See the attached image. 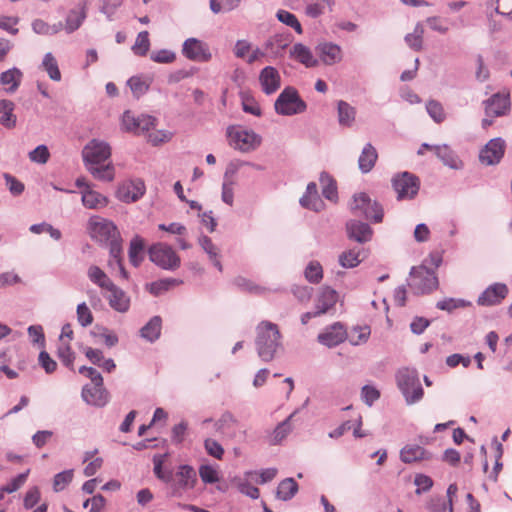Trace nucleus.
Segmentation results:
<instances>
[{
    "label": "nucleus",
    "mask_w": 512,
    "mask_h": 512,
    "mask_svg": "<svg viewBox=\"0 0 512 512\" xmlns=\"http://www.w3.org/2000/svg\"><path fill=\"white\" fill-rule=\"evenodd\" d=\"M241 0H210V9L214 14L232 11L237 8Z\"/></svg>",
    "instance_id": "obj_50"
},
{
    "label": "nucleus",
    "mask_w": 512,
    "mask_h": 512,
    "mask_svg": "<svg viewBox=\"0 0 512 512\" xmlns=\"http://www.w3.org/2000/svg\"><path fill=\"white\" fill-rule=\"evenodd\" d=\"M431 458V454L427 452L423 447L416 444L405 445L400 450V459L406 464H411L420 460H428Z\"/></svg>",
    "instance_id": "obj_26"
},
{
    "label": "nucleus",
    "mask_w": 512,
    "mask_h": 512,
    "mask_svg": "<svg viewBox=\"0 0 512 512\" xmlns=\"http://www.w3.org/2000/svg\"><path fill=\"white\" fill-rule=\"evenodd\" d=\"M366 258L365 251L363 249H349L342 252L339 255V264L343 268H354L357 267Z\"/></svg>",
    "instance_id": "obj_32"
},
{
    "label": "nucleus",
    "mask_w": 512,
    "mask_h": 512,
    "mask_svg": "<svg viewBox=\"0 0 512 512\" xmlns=\"http://www.w3.org/2000/svg\"><path fill=\"white\" fill-rule=\"evenodd\" d=\"M180 284H182V280H179V279H175V278L160 279L158 281L151 283L150 292L153 295L158 296V295L162 294L163 292L168 291L171 287L178 286Z\"/></svg>",
    "instance_id": "obj_46"
},
{
    "label": "nucleus",
    "mask_w": 512,
    "mask_h": 512,
    "mask_svg": "<svg viewBox=\"0 0 512 512\" xmlns=\"http://www.w3.org/2000/svg\"><path fill=\"white\" fill-rule=\"evenodd\" d=\"M86 168L95 179L101 181H112L114 179V167L111 163L107 165H89Z\"/></svg>",
    "instance_id": "obj_41"
},
{
    "label": "nucleus",
    "mask_w": 512,
    "mask_h": 512,
    "mask_svg": "<svg viewBox=\"0 0 512 512\" xmlns=\"http://www.w3.org/2000/svg\"><path fill=\"white\" fill-rule=\"evenodd\" d=\"M150 48L149 33L142 31L138 34L132 50L136 55L145 56Z\"/></svg>",
    "instance_id": "obj_51"
},
{
    "label": "nucleus",
    "mask_w": 512,
    "mask_h": 512,
    "mask_svg": "<svg viewBox=\"0 0 512 512\" xmlns=\"http://www.w3.org/2000/svg\"><path fill=\"white\" fill-rule=\"evenodd\" d=\"M378 154L372 144L367 143L358 159L359 169L362 173H368L372 170L377 160Z\"/></svg>",
    "instance_id": "obj_33"
},
{
    "label": "nucleus",
    "mask_w": 512,
    "mask_h": 512,
    "mask_svg": "<svg viewBox=\"0 0 512 512\" xmlns=\"http://www.w3.org/2000/svg\"><path fill=\"white\" fill-rule=\"evenodd\" d=\"M14 103L10 100H0V124L6 128L16 125V116L13 114Z\"/></svg>",
    "instance_id": "obj_39"
},
{
    "label": "nucleus",
    "mask_w": 512,
    "mask_h": 512,
    "mask_svg": "<svg viewBox=\"0 0 512 512\" xmlns=\"http://www.w3.org/2000/svg\"><path fill=\"white\" fill-rule=\"evenodd\" d=\"M42 67L47 72L49 78L53 81L61 80V72L58 67L57 60L52 55V53L48 52L44 55L42 61Z\"/></svg>",
    "instance_id": "obj_44"
},
{
    "label": "nucleus",
    "mask_w": 512,
    "mask_h": 512,
    "mask_svg": "<svg viewBox=\"0 0 512 512\" xmlns=\"http://www.w3.org/2000/svg\"><path fill=\"white\" fill-rule=\"evenodd\" d=\"M509 289L504 283H493L489 285L477 299L479 306H494L500 304L508 295Z\"/></svg>",
    "instance_id": "obj_16"
},
{
    "label": "nucleus",
    "mask_w": 512,
    "mask_h": 512,
    "mask_svg": "<svg viewBox=\"0 0 512 512\" xmlns=\"http://www.w3.org/2000/svg\"><path fill=\"white\" fill-rule=\"evenodd\" d=\"M281 339L282 336L276 324L262 321L257 325L255 347L262 361H272L278 351L283 349Z\"/></svg>",
    "instance_id": "obj_1"
},
{
    "label": "nucleus",
    "mask_w": 512,
    "mask_h": 512,
    "mask_svg": "<svg viewBox=\"0 0 512 512\" xmlns=\"http://www.w3.org/2000/svg\"><path fill=\"white\" fill-rule=\"evenodd\" d=\"M410 276L411 282L409 286L415 290L417 294L430 293L438 287V278L435 271L427 268L425 265L412 267Z\"/></svg>",
    "instance_id": "obj_8"
},
{
    "label": "nucleus",
    "mask_w": 512,
    "mask_h": 512,
    "mask_svg": "<svg viewBox=\"0 0 512 512\" xmlns=\"http://www.w3.org/2000/svg\"><path fill=\"white\" fill-rule=\"evenodd\" d=\"M89 280L106 291L114 284L107 274L98 266L91 265L87 270Z\"/></svg>",
    "instance_id": "obj_38"
},
{
    "label": "nucleus",
    "mask_w": 512,
    "mask_h": 512,
    "mask_svg": "<svg viewBox=\"0 0 512 512\" xmlns=\"http://www.w3.org/2000/svg\"><path fill=\"white\" fill-rule=\"evenodd\" d=\"M485 115L487 117H501L510 111L511 103L509 94L495 93L484 102Z\"/></svg>",
    "instance_id": "obj_15"
},
{
    "label": "nucleus",
    "mask_w": 512,
    "mask_h": 512,
    "mask_svg": "<svg viewBox=\"0 0 512 512\" xmlns=\"http://www.w3.org/2000/svg\"><path fill=\"white\" fill-rule=\"evenodd\" d=\"M319 63L331 66L337 64L343 59L342 48L333 42H322L315 47Z\"/></svg>",
    "instance_id": "obj_18"
},
{
    "label": "nucleus",
    "mask_w": 512,
    "mask_h": 512,
    "mask_svg": "<svg viewBox=\"0 0 512 512\" xmlns=\"http://www.w3.org/2000/svg\"><path fill=\"white\" fill-rule=\"evenodd\" d=\"M145 193V184L141 179H134L123 183L117 190V197L125 203L139 200Z\"/></svg>",
    "instance_id": "obj_19"
},
{
    "label": "nucleus",
    "mask_w": 512,
    "mask_h": 512,
    "mask_svg": "<svg viewBox=\"0 0 512 512\" xmlns=\"http://www.w3.org/2000/svg\"><path fill=\"white\" fill-rule=\"evenodd\" d=\"M290 57L305 65L307 68L317 67L319 60L315 58L312 51L302 43H296L290 49Z\"/></svg>",
    "instance_id": "obj_24"
},
{
    "label": "nucleus",
    "mask_w": 512,
    "mask_h": 512,
    "mask_svg": "<svg viewBox=\"0 0 512 512\" xmlns=\"http://www.w3.org/2000/svg\"><path fill=\"white\" fill-rule=\"evenodd\" d=\"M77 320L82 327H87L93 323V315L89 307L85 302L78 304L77 306Z\"/></svg>",
    "instance_id": "obj_58"
},
{
    "label": "nucleus",
    "mask_w": 512,
    "mask_h": 512,
    "mask_svg": "<svg viewBox=\"0 0 512 512\" xmlns=\"http://www.w3.org/2000/svg\"><path fill=\"white\" fill-rule=\"evenodd\" d=\"M350 210L355 216H362L375 223H380L383 220L382 206L378 202L372 201L366 193H358L353 196Z\"/></svg>",
    "instance_id": "obj_4"
},
{
    "label": "nucleus",
    "mask_w": 512,
    "mask_h": 512,
    "mask_svg": "<svg viewBox=\"0 0 512 512\" xmlns=\"http://www.w3.org/2000/svg\"><path fill=\"white\" fill-rule=\"evenodd\" d=\"M470 302L464 299L448 298L438 301L436 307L440 310L451 312L454 309L469 306Z\"/></svg>",
    "instance_id": "obj_57"
},
{
    "label": "nucleus",
    "mask_w": 512,
    "mask_h": 512,
    "mask_svg": "<svg viewBox=\"0 0 512 512\" xmlns=\"http://www.w3.org/2000/svg\"><path fill=\"white\" fill-rule=\"evenodd\" d=\"M274 108L279 115L291 116L303 113L307 105L295 88L286 87L276 99Z\"/></svg>",
    "instance_id": "obj_5"
},
{
    "label": "nucleus",
    "mask_w": 512,
    "mask_h": 512,
    "mask_svg": "<svg viewBox=\"0 0 512 512\" xmlns=\"http://www.w3.org/2000/svg\"><path fill=\"white\" fill-rule=\"evenodd\" d=\"M73 479V470H65L57 473L53 480V489L55 492L62 491Z\"/></svg>",
    "instance_id": "obj_55"
},
{
    "label": "nucleus",
    "mask_w": 512,
    "mask_h": 512,
    "mask_svg": "<svg viewBox=\"0 0 512 512\" xmlns=\"http://www.w3.org/2000/svg\"><path fill=\"white\" fill-rule=\"evenodd\" d=\"M361 397L365 404L372 406L380 398V392L373 386L365 385L362 387Z\"/></svg>",
    "instance_id": "obj_64"
},
{
    "label": "nucleus",
    "mask_w": 512,
    "mask_h": 512,
    "mask_svg": "<svg viewBox=\"0 0 512 512\" xmlns=\"http://www.w3.org/2000/svg\"><path fill=\"white\" fill-rule=\"evenodd\" d=\"M426 110L429 116L436 122L441 123L445 120L443 106L436 100H430L426 104Z\"/></svg>",
    "instance_id": "obj_53"
},
{
    "label": "nucleus",
    "mask_w": 512,
    "mask_h": 512,
    "mask_svg": "<svg viewBox=\"0 0 512 512\" xmlns=\"http://www.w3.org/2000/svg\"><path fill=\"white\" fill-rule=\"evenodd\" d=\"M57 354L58 358L60 359L64 366H66L70 370H74L73 362L75 359V353L74 351H72L69 344H61L58 347Z\"/></svg>",
    "instance_id": "obj_52"
},
{
    "label": "nucleus",
    "mask_w": 512,
    "mask_h": 512,
    "mask_svg": "<svg viewBox=\"0 0 512 512\" xmlns=\"http://www.w3.org/2000/svg\"><path fill=\"white\" fill-rule=\"evenodd\" d=\"M109 255V268L112 271H117L122 279L127 280L129 278V275L123 265L122 244H114L113 246H111L109 249Z\"/></svg>",
    "instance_id": "obj_28"
},
{
    "label": "nucleus",
    "mask_w": 512,
    "mask_h": 512,
    "mask_svg": "<svg viewBox=\"0 0 512 512\" xmlns=\"http://www.w3.org/2000/svg\"><path fill=\"white\" fill-rule=\"evenodd\" d=\"M298 490L299 486L294 478H285L278 484L276 498L282 501H289L296 495Z\"/></svg>",
    "instance_id": "obj_34"
},
{
    "label": "nucleus",
    "mask_w": 512,
    "mask_h": 512,
    "mask_svg": "<svg viewBox=\"0 0 512 512\" xmlns=\"http://www.w3.org/2000/svg\"><path fill=\"white\" fill-rule=\"evenodd\" d=\"M127 84L129 85L132 93L138 98L140 97L141 95H144L148 89H149V85L142 81L141 78L139 77H131Z\"/></svg>",
    "instance_id": "obj_63"
},
{
    "label": "nucleus",
    "mask_w": 512,
    "mask_h": 512,
    "mask_svg": "<svg viewBox=\"0 0 512 512\" xmlns=\"http://www.w3.org/2000/svg\"><path fill=\"white\" fill-rule=\"evenodd\" d=\"M143 249H144L143 239L140 236H135L130 242L129 253H128L129 260L133 266L137 267L142 262Z\"/></svg>",
    "instance_id": "obj_40"
},
{
    "label": "nucleus",
    "mask_w": 512,
    "mask_h": 512,
    "mask_svg": "<svg viewBox=\"0 0 512 512\" xmlns=\"http://www.w3.org/2000/svg\"><path fill=\"white\" fill-rule=\"evenodd\" d=\"M234 286H236L239 290L243 292H248L252 294H261L265 291L264 288L255 284L253 281L243 277L237 276L233 280Z\"/></svg>",
    "instance_id": "obj_48"
},
{
    "label": "nucleus",
    "mask_w": 512,
    "mask_h": 512,
    "mask_svg": "<svg viewBox=\"0 0 512 512\" xmlns=\"http://www.w3.org/2000/svg\"><path fill=\"white\" fill-rule=\"evenodd\" d=\"M230 145L241 152H249L260 146L262 138L252 130L230 126L227 129Z\"/></svg>",
    "instance_id": "obj_7"
},
{
    "label": "nucleus",
    "mask_w": 512,
    "mask_h": 512,
    "mask_svg": "<svg viewBox=\"0 0 512 512\" xmlns=\"http://www.w3.org/2000/svg\"><path fill=\"white\" fill-rule=\"evenodd\" d=\"M346 338V329L340 322H335L331 326H328L317 336L318 342L329 348L338 346L339 344L343 343Z\"/></svg>",
    "instance_id": "obj_17"
},
{
    "label": "nucleus",
    "mask_w": 512,
    "mask_h": 512,
    "mask_svg": "<svg viewBox=\"0 0 512 512\" xmlns=\"http://www.w3.org/2000/svg\"><path fill=\"white\" fill-rule=\"evenodd\" d=\"M319 181L322 185V195L328 200H335L337 198V187L334 179L327 172H322Z\"/></svg>",
    "instance_id": "obj_42"
},
{
    "label": "nucleus",
    "mask_w": 512,
    "mask_h": 512,
    "mask_svg": "<svg viewBox=\"0 0 512 512\" xmlns=\"http://www.w3.org/2000/svg\"><path fill=\"white\" fill-rule=\"evenodd\" d=\"M107 292L108 294L105 297L113 310L119 313H126L129 310L130 297L124 290L113 284Z\"/></svg>",
    "instance_id": "obj_21"
},
{
    "label": "nucleus",
    "mask_w": 512,
    "mask_h": 512,
    "mask_svg": "<svg viewBox=\"0 0 512 512\" xmlns=\"http://www.w3.org/2000/svg\"><path fill=\"white\" fill-rule=\"evenodd\" d=\"M41 499V492L37 486H33L29 488L24 496L23 506L25 509L30 510L36 504L39 503Z\"/></svg>",
    "instance_id": "obj_62"
},
{
    "label": "nucleus",
    "mask_w": 512,
    "mask_h": 512,
    "mask_svg": "<svg viewBox=\"0 0 512 512\" xmlns=\"http://www.w3.org/2000/svg\"><path fill=\"white\" fill-rule=\"evenodd\" d=\"M182 54L187 59L197 62H207L212 57L208 45L197 38H188L184 41Z\"/></svg>",
    "instance_id": "obj_12"
},
{
    "label": "nucleus",
    "mask_w": 512,
    "mask_h": 512,
    "mask_svg": "<svg viewBox=\"0 0 512 512\" xmlns=\"http://www.w3.org/2000/svg\"><path fill=\"white\" fill-rule=\"evenodd\" d=\"M148 254L149 259L164 270L174 271L180 267V257L171 246L165 243L153 244Z\"/></svg>",
    "instance_id": "obj_6"
},
{
    "label": "nucleus",
    "mask_w": 512,
    "mask_h": 512,
    "mask_svg": "<svg viewBox=\"0 0 512 512\" xmlns=\"http://www.w3.org/2000/svg\"><path fill=\"white\" fill-rule=\"evenodd\" d=\"M88 231L91 238L109 248L114 244H121L122 239L116 225L100 216H93L88 222Z\"/></svg>",
    "instance_id": "obj_3"
},
{
    "label": "nucleus",
    "mask_w": 512,
    "mask_h": 512,
    "mask_svg": "<svg viewBox=\"0 0 512 512\" xmlns=\"http://www.w3.org/2000/svg\"><path fill=\"white\" fill-rule=\"evenodd\" d=\"M434 151L439 160L447 167L459 170L463 167V162L457 156L455 151H453L448 145H436L434 147Z\"/></svg>",
    "instance_id": "obj_25"
},
{
    "label": "nucleus",
    "mask_w": 512,
    "mask_h": 512,
    "mask_svg": "<svg viewBox=\"0 0 512 512\" xmlns=\"http://www.w3.org/2000/svg\"><path fill=\"white\" fill-rule=\"evenodd\" d=\"M259 81L262 86V90L267 95H270L279 89L281 78L276 68L267 66L260 72Z\"/></svg>",
    "instance_id": "obj_22"
},
{
    "label": "nucleus",
    "mask_w": 512,
    "mask_h": 512,
    "mask_svg": "<svg viewBox=\"0 0 512 512\" xmlns=\"http://www.w3.org/2000/svg\"><path fill=\"white\" fill-rule=\"evenodd\" d=\"M29 158L32 162L38 164L47 163L50 158V153L47 146L44 144L37 146L34 150L29 152Z\"/></svg>",
    "instance_id": "obj_60"
},
{
    "label": "nucleus",
    "mask_w": 512,
    "mask_h": 512,
    "mask_svg": "<svg viewBox=\"0 0 512 512\" xmlns=\"http://www.w3.org/2000/svg\"><path fill=\"white\" fill-rule=\"evenodd\" d=\"M162 319L160 316H153L141 329L140 336L146 341L153 343L161 335Z\"/></svg>",
    "instance_id": "obj_30"
},
{
    "label": "nucleus",
    "mask_w": 512,
    "mask_h": 512,
    "mask_svg": "<svg viewBox=\"0 0 512 512\" xmlns=\"http://www.w3.org/2000/svg\"><path fill=\"white\" fill-rule=\"evenodd\" d=\"M346 232L350 240L360 244L369 242L373 236V230L369 224L351 219L346 223Z\"/></svg>",
    "instance_id": "obj_20"
},
{
    "label": "nucleus",
    "mask_w": 512,
    "mask_h": 512,
    "mask_svg": "<svg viewBox=\"0 0 512 512\" xmlns=\"http://www.w3.org/2000/svg\"><path fill=\"white\" fill-rule=\"evenodd\" d=\"M150 59L156 63L161 64H169L175 61L176 54L175 52L168 49H161L157 51H153L150 54Z\"/></svg>",
    "instance_id": "obj_59"
},
{
    "label": "nucleus",
    "mask_w": 512,
    "mask_h": 512,
    "mask_svg": "<svg viewBox=\"0 0 512 512\" xmlns=\"http://www.w3.org/2000/svg\"><path fill=\"white\" fill-rule=\"evenodd\" d=\"M505 141L502 138L491 139L479 153V160L485 165L498 164L504 156Z\"/></svg>",
    "instance_id": "obj_13"
},
{
    "label": "nucleus",
    "mask_w": 512,
    "mask_h": 512,
    "mask_svg": "<svg viewBox=\"0 0 512 512\" xmlns=\"http://www.w3.org/2000/svg\"><path fill=\"white\" fill-rule=\"evenodd\" d=\"M111 156L110 145L102 140L92 139L82 151L83 161L86 167L89 165H100Z\"/></svg>",
    "instance_id": "obj_10"
},
{
    "label": "nucleus",
    "mask_w": 512,
    "mask_h": 512,
    "mask_svg": "<svg viewBox=\"0 0 512 512\" xmlns=\"http://www.w3.org/2000/svg\"><path fill=\"white\" fill-rule=\"evenodd\" d=\"M82 203L88 209H100L107 205L108 199L87 187L82 191Z\"/></svg>",
    "instance_id": "obj_35"
},
{
    "label": "nucleus",
    "mask_w": 512,
    "mask_h": 512,
    "mask_svg": "<svg viewBox=\"0 0 512 512\" xmlns=\"http://www.w3.org/2000/svg\"><path fill=\"white\" fill-rule=\"evenodd\" d=\"M307 281L318 284L323 278V269L318 261H311L304 271Z\"/></svg>",
    "instance_id": "obj_49"
},
{
    "label": "nucleus",
    "mask_w": 512,
    "mask_h": 512,
    "mask_svg": "<svg viewBox=\"0 0 512 512\" xmlns=\"http://www.w3.org/2000/svg\"><path fill=\"white\" fill-rule=\"evenodd\" d=\"M156 119L149 115L135 116L131 111L127 110L122 116V126L125 131L134 134L144 133L155 126Z\"/></svg>",
    "instance_id": "obj_11"
},
{
    "label": "nucleus",
    "mask_w": 512,
    "mask_h": 512,
    "mask_svg": "<svg viewBox=\"0 0 512 512\" xmlns=\"http://www.w3.org/2000/svg\"><path fill=\"white\" fill-rule=\"evenodd\" d=\"M198 244L208 255L212 264L221 272L223 267L219 260L220 249L212 242L211 238L207 235H200L198 238Z\"/></svg>",
    "instance_id": "obj_31"
},
{
    "label": "nucleus",
    "mask_w": 512,
    "mask_h": 512,
    "mask_svg": "<svg viewBox=\"0 0 512 512\" xmlns=\"http://www.w3.org/2000/svg\"><path fill=\"white\" fill-rule=\"evenodd\" d=\"M337 301L338 294L334 289L330 287L322 288L316 300L315 310L321 316L333 309Z\"/></svg>",
    "instance_id": "obj_23"
},
{
    "label": "nucleus",
    "mask_w": 512,
    "mask_h": 512,
    "mask_svg": "<svg viewBox=\"0 0 512 512\" xmlns=\"http://www.w3.org/2000/svg\"><path fill=\"white\" fill-rule=\"evenodd\" d=\"M333 4L334 0H316V2L307 5L306 14L309 17L317 18L324 13L325 5L331 7Z\"/></svg>",
    "instance_id": "obj_56"
},
{
    "label": "nucleus",
    "mask_w": 512,
    "mask_h": 512,
    "mask_svg": "<svg viewBox=\"0 0 512 512\" xmlns=\"http://www.w3.org/2000/svg\"><path fill=\"white\" fill-rule=\"evenodd\" d=\"M356 108L344 100L337 102L338 123L342 127L350 128L356 119Z\"/></svg>",
    "instance_id": "obj_29"
},
{
    "label": "nucleus",
    "mask_w": 512,
    "mask_h": 512,
    "mask_svg": "<svg viewBox=\"0 0 512 512\" xmlns=\"http://www.w3.org/2000/svg\"><path fill=\"white\" fill-rule=\"evenodd\" d=\"M396 384L408 405L419 402L424 395L418 371L415 368L402 367L395 374Z\"/></svg>",
    "instance_id": "obj_2"
},
{
    "label": "nucleus",
    "mask_w": 512,
    "mask_h": 512,
    "mask_svg": "<svg viewBox=\"0 0 512 512\" xmlns=\"http://www.w3.org/2000/svg\"><path fill=\"white\" fill-rule=\"evenodd\" d=\"M199 476L205 484H214L219 481L217 470L209 464H202L199 467Z\"/></svg>",
    "instance_id": "obj_54"
},
{
    "label": "nucleus",
    "mask_w": 512,
    "mask_h": 512,
    "mask_svg": "<svg viewBox=\"0 0 512 512\" xmlns=\"http://www.w3.org/2000/svg\"><path fill=\"white\" fill-rule=\"evenodd\" d=\"M22 78V71L13 67L0 74V84L5 87L6 92L14 93L20 86Z\"/></svg>",
    "instance_id": "obj_27"
},
{
    "label": "nucleus",
    "mask_w": 512,
    "mask_h": 512,
    "mask_svg": "<svg viewBox=\"0 0 512 512\" xmlns=\"http://www.w3.org/2000/svg\"><path fill=\"white\" fill-rule=\"evenodd\" d=\"M81 397L85 403L95 407H104L109 402V392L103 383L86 384L82 388Z\"/></svg>",
    "instance_id": "obj_14"
},
{
    "label": "nucleus",
    "mask_w": 512,
    "mask_h": 512,
    "mask_svg": "<svg viewBox=\"0 0 512 512\" xmlns=\"http://www.w3.org/2000/svg\"><path fill=\"white\" fill-rule=\"evenodd\" d=\"M167 457H168V453L156 454L153 457L154 474L158 479H160L164 482H169L172 479L171 471H168V472L163 471V464Z\"/></svg>",
    "instance_id": "obj_47"
},
{
    "label": "nucleus",
    "mask_w": 512,
    "mask_h": 512,
    "mask_svg": "<svg viewBox=\"0 0 512 512\" xmlns=\"http://www.w3.org/2000/svg\"><path fill=\"white\" fill-rule=\"evenodd\" d=\"M176 476L179 478L177 486L180 489H192L197 482V475L193 467L181 465Z\"/></svg>",
    "instance_id": "obj_37"
},
{
    "label": "nucleus",
    "mask_w": 512,
    "mask_h": 512,
    "mask_svg": "<svg viewBox=\"0 0 512 512\" xmlns=\"http://www.w3.org/2000/svg\"><path fill=\"white\" fill-rule=\"evenodd\" d=\"M392 187L398 200L413 199L418 194L420 181L416 175L403 172L392 178Z\"/></svg>",
    "instance_id": "obj_9"
},
{
    "label": "nucleus",
    "mask_w": 512,
    "mask_h": 512,
    "mask_svg": "<svg viewBox=\"0 0 512 512\" xmlns=\"http://www.w3.org/2000/svg\"><path fill=\"white\" fill-rule=\"evenodd\" d=\"M86 18V5L83 3L78 9L69 11L66 17L65 30L67 33L76 31Z\"/></svg>",
    "instance_id": "obj_36"
},
{
    "label": "nucleus",
    "mask_w": 512,
    "mask_h": 512,
    "mask_svg": "<svg viewBox=\"0 0 512 512\" xmlns=\"http://www.w3.org/2000/svg\"><path fill=\"white\" fill-rule=\"evenodd\" d=\"M297 411L290 414L284 421L279 423L273 432L272 444H279L292 431L291 420Z\"/></svg>",
    "instance_id": "obj_43"
},
{
    "label": "nucleus",
    "mask_w": 512,
    "mask_h": 512,
    "mask_svg": "<svg viewBox=\"0 0 512 512\" xmlns=\"http://www.w3.org/2000/svg\"><path fill=\"white\" fill-rule=\"evenodd\" d=\"M204 448L208 455L221 460L224 455V449L222 445L212 438H207L204 440Z\"/></svg>",
    "instance_id": "obj_61"
},
{
    "label": "nucleus",
    "mask_w": 512,
    "mask_h": 512,
    "mask_svg": "<svg viewBox=\"0 0 512 512\" xmlns=\"http://www.w3.org/2000/svg\"><path fill=\"white\" fill-rule=\"evenodd\" d=\"M231 483L234 484L240 493L252 498H259L260 492L259 489L253 485H251L247 479H242L241 477L234 476L231 478Z\"/></svg>",
    "instance_id": "obj_45"
}]
</instances>
